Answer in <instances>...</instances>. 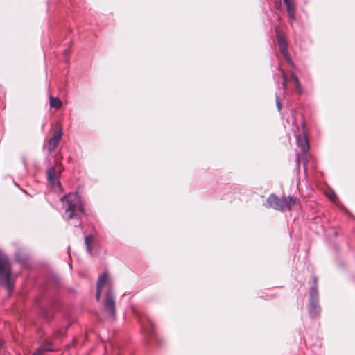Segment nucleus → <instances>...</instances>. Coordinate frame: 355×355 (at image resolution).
Listing matches in <instances>:
<instances>
[{
    "instance_id": "1",
    "label": "nucleus",
    "mask_w": 355,
    "mask_h": 355,
    "mask_svg": "<svg viewBox=\"0 0 355 355\" xmlns=\"http://www.w3.org/2000/svg\"><path fill=\"white\" fill-rule=\"evenodd\" d=\"M61 201L67 219H72L78 211L84 213L80 197L76 193L65 195L61 198Z\"/></svg>"
},
{
    "instance_id": "2",
    "label": "nucleus",
    "mask_w": 355,
    "mask_h": 355,
    "mask_svg": "<svg viewBox=\"0 0 355 355\" xmlns=\"http://www.w3.org/2000/svg\"><path fill=\"white\" fill-rule=\"evenodd\" d=\"M12 270L11 263L4 254H0V283L10 292L13 288L12 283Z\"/></svg>"
},
{
    "instance_id": "3",
    "label": "nucleus",
    "mask_w": 355,
    "mask_h": 355,
    "mask_svg": "<svg viewBox=\"0 0 355 355\" xmlns=\"http://www.w3.org/2000/svg\"><path fill=\"white\" fill-rule=\"evenodd\" d=\"M267 203L277 210L290 209L297 203V199L293 197L280 198L275 195H270L267 199Z\"/></svg>"
},
{
    "instance_id": "4",
    "label": "nucleus",
    "mask_w": 355,
    "mask_h": 355,
    "mask_svg": "<svg viewBox=\"0 0 355 355\" xmlns=\"http://www.w3.org/2000/svg\"><path fill=\"white\" fill-rule=\"evenodd\" d=\"M103 291H105V294L108 293H113L112 282L107 272H104L103 274L99 275L98 278L97 291L96 295L97 301L100 300L101 293Z\"/></svg>"
},
{
    "instance_id": "5",
    "label": "nucleus",
    "mask_w": 355,
    "mask_h": 355,
    "mask_svg": "<svg viewBox=\"0 0 355 355\" xmlns=\"http://www.w3.org/2000/svg\"><path fill=\"white\" fill-rule=\"evenodd\" d=\"M61 155L57 154L55 156V166L49 168L47 171V179L48 182L51 184L53 187H60V183L58 180L59 173L61 171L60 168L57 167L60 164Z\"/></svg>"
},
{
    "instance_id": "6",
    "label": "nucleus",
    "mask_w": 355,
    "mask_h": 355,
    "mask_svg": "<svg viewBox=\"0 0 355 355\" xmlns=\"http://www.w3.org/2000/svg\"><path fill=\"white\" fill-rule=\"evenodd\" d=\"M63 135L62 127H59L55 130L51 137L48 139L44 148L46 149L49 153H52L60 143Z\"/></svg>"
},
{
    "instance_id": "7",
    "label": "nucleus",
    "mask_w": 355,
    "mask_h": 355,
    "mask_svg": "<svg viewBox=\"0 0 355 355\" xmlns=\"http://www.w3.org/2000/svg\"><path fill=\"white\" fill-rule=\"evenodd\" d=\"M105 312L112 319H114L116 315L115 300L112 293H105V299L103 304Z\"/></svg>"
},
{
    "instance_id": "8",
    "label": "nucleus",
    "mask_w": 355,
    "mask_h": 355,
    "mask_svg": "<svg viewBox=\"0 0 355 355\" xmlns=\"http://www.w3.org/2000/svg\"><path fill=\"white\" fill-rule=\"evenodd\" d=\"M309 301H312L314 303L315 302V301H318V279H317V277L313 278V284L310 288Z\"/></svg>"
},
{
    "instance_id": "9",
    "label": "nucleus",
    "mask_w": 355,
    "mask_h": 355,
    "mask_svg": "<svg viewBox=\"0 0 355 355\" xmlns=\"http://www.w3.org/2000/svg\"><path fill=\"white\" fill-rule=\"evenodd\" d=\"M296 139L302 152L306 153L309 149V145L307 139L305 137H301L300 135L297 136Z\"/></svg>"
},
{
    "instance_id": "10",
    "label": "nucleus",
    "mask_w": 355,
    "mask_h": 355,
    "mask_svg": "<svg viewBox=\"0 0 355 355\" xmlns=\"http://www.w3.org/2000/svg\"><path fill=\"white\" fill-rule=\"evenodd\" d=\"M49 106L51 108H55L58 110L62 107V102L58 98L53 97V96H49Z\"/></svg>"
},
{
    "instance_id": "11",
    "label": "nucleus",
    "mask_w": 355,
    "mask_h": 355,
    "mask_svg": "<svg viewBox=\"0 0 355 355\" xmlns=\"http://www.w3.org/2000/svg\"><path fill=\"white\" fill-rule=\"evenodd\" d=\"M320 311V308L318 304V301H315L314 303L312 301H310L309 304V313L312 316H315L319 313Z\"/></svg>"
},
{
    "instance_id": "12",
    "label": "nucleus",
    "mask_w": 355,
    "mask_h": 355,
    "mask_svg": "<svg viewBox=\"0 0 355 355\" xmlns=\"http://www.w3.org/2000/svg\"><path fill=\"white\" fill-rule=\"evenodd\" d=\"M278 46H279V51H280L282 55H283V57L284 58V59L287 62H288L289 63L291 64L292 62L291 60L288 52L287 51V44H280V45H278Z\"/></svg>"
},
{
    "instance_id": "13",
    "label": "nucleus",
    "mask_w": 355,
    "mask_h": 355,
    "mask_svg": "<svg viewBox=\"0 0 355 355\" xmlns=\"http://www.w3.org/2000/svg\"><path fill=\"white\" fill-rule=\"evenodd\" d=\"M94 236H92V235H89L85 237V244L87 247V252L91 254L92 252V244L94 241Z\"/></svg>"
},
{
    "instance_id": "14",
    "label": "nucleus",
    "mask_w": 355,
    "mask_h": 355,
    "mask_svg": "<svg viewBox=\"0 0 355 355\" xmlns=\"http://www.w3.org/2000/svg\"><path fill=\"white\" fill-rule=\"evenodd\" d=\"M276 36L278 45L287 44L284 34L278 29H276Z\"/></svg>"
},
{
    "instance_id": "15",
    "label": "nucleus",
    "mask_w": 355,
    "mask_h": 355,
    "mask_svg": "<svg viewBox=\"0 0 355 355\" xmlns=\"http://www.w3.org/2000/svg\"><path fill=\"white\" fill-rule=\"evenodd\" d=\"M294 83H295V89L296 92L299 94H302V87L300 83V80L297 76L294 77Z\"/></svg>"
},
{
    "instance_id": "16",
    "label": "nucleus",
    "mask_w": 355,
    "mask_h": 355,
    "mask_svg": "<svg viewBox=\"0 0 355 355\" xmlns=\"http://www.w3.org/2000/svg\"><path fill=\"white\" fill-rule=\"evenodd\" d=\"M41 347H42L44 351H46V352L53 351L51 343H46Z\"/></svg>"
},
{
    "instance_id": "17",
    "label": "nucleus",
    "mask_w": 355,
    "mask_h": 355,
    "mask_svg": "<svg viewBox=\"0 0 355 355\" xmlns=\"http://www.w3.org/2000/svg\"><path fill=\"white\" fill-rule=\"evenodd\" d=\"M284 2L287 6L288 12L291 13V12L292 11V8H293L291 1L290 0H284Z\"/></svg>"
},
{
    "instance_id": "18",
    "label": "nucleus",
    "mask_w": 355,
    "mask_h": 355,
    "mask_svg": "<svg viewBox=\"0 0 355 355\" xmlns=\"http://www.w3.org/2000/svg\"><path fill=\"white\" fill-rule=\"evenodd\" d=\"M46 351H44L42 347L38 348L33 355H45Z\"/></svg>"
},
{
    "instance_id": "19",
    "label": "nucleus",
    "mask_w": 355,
    "mask_h": 355,
    "mask_svg": "<svg viewBox=\"0 0 355 355\" xmlns=\"http://www.w3.org/2000/svg\"><path fill=\"white\" fill-rule=\"evenodd\" d=\"M282 75L283 80H284L283 87L285 89L286 88V83L288 81H290V79L286 76V75L285 74V73L284 71H282Z\"/></svg>"
},
{
    "instance_id": "20",
    "label": "nucleus",
    "mask_w": 355,
    "mask_h": 355,
    "mask_svg": "<svg viewBox=\"0 0 355 355\" xmlns=\"http://www.w3.org/2000/svg\"><path fill=\"white\" fill-rule=\"evenodd\" d=\"M327 196L333 202H334L337 199V196L334 193H331L329 194Z\"/></svg>"
},
{
    "instance_id": "21",
    "label": "nucleus",
    "mask_w": 355,
    "mask_h": 355,
    "mask_svg": "<svg viewBox=\"0 0 355 355\" xmlns=\"http://www.w3.org/2000/svg\"><path fill=\"white\" fill-rule=\"evenodd\" d=\"M276 105L279 111L281 110V103L278 96H276Z\"/></svg>"
},
{
    "instance_id": "22",
    "label": "nucleus",
    "mask_w": 355,
    "mask_h": 355,
    "mask_svg": "<svg viewBox=\"0 0 355 355\" xmlns=\"http://www.w3.org/2000/svg\"><path fill=\"white\" fill-rule=\"evenodd\" d=\"M295 76H297L294 73H292L291 76V78H289L290 80H293L294 81V77Z\"/></svg>"
},
{
    "instance_id": "23",
    "label": "nucleus",
    "mask_w": 355,
    "mask_h": 355,
    "mask_svg": "<svg viewBox=\"0 0 355 355\" xmlns=\"http://www.w3.org/2000/svg\"><path fill=\"white\" fill-rule=\"evenodd\" d=\"M288 13H289V15H290L291 17H293V8H292V11L291 12V13H290V12H288Z\"/></svg>"
},
{
    "instance_id": "24",
    "label": "nucleus",
    "mask_w": 355,
    "mask_h": 355,
    "mask_svg": "<svg viewBox=\"0 0 355 355\" xmlns=\"http://www.w3.org/2000/svg\"><path fill=\"white\" fill-rule=\"evenodd\" d=\"M148 334L150 336H152V335H153V330H152V331H151V330H150V331H149L148 332Z\"/></svg>"
},
{
    "instance_id": "25",
    "label": "nucleus",
    "mask_w": 355,
    "mask_h": 355,
    "mask_svg": "<svg viewBox=\"0 0 355 355\" xmlns=\"http://www.w3.org/2000/svg\"><path fill=\"white\" fill-rule=\"evenodd\" d=\"M297 164L299 165L300 164V159H299V157L297 158Z\"/></svg>"
}]
</instances>
